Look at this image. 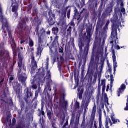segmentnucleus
Segmentation results:
<instances>
[{"label":"nucleus","mask_w":128,"mask_h":128,"mask_svg":"<svg viewBox=\"0 0 128 128\" xmlns=\"http://www.w3.org/2000/svg\"><path fill=\"white\" fill-rule=\"evenodd\" d=\"M118 32H116V29L114 30V28H112V30L111 33V40H112L110 42V44L112 46V58L114 62V68H116L118 66L117 62H116V54L114 52V38H116V40H118Z\"/></svg>","instance_id":"obj_1"},{"label":"nucleus","mask_w":128,"mask_h":128,"mask_svg":"<svg viewBox=\"0 0 128 128\" xmlns=\"http://www.w3.org/2000/svg\"><path fill=\"white\" fill-rule=\"evenodd\" d=\"M0 20L2 23V28H7L8 26V20L6 19V18L2 16V6L0 4Z\"/></svg>","instance_id":"obj_2"},{"label":"nucleus","mask_w":128,"mask_h":128,"mask_svg":"<svg viewBox=\"0 0 128 128\" xmlns=\"http://www.w3.org/2000/svg\"><path fill=\"white\" fill-rule=\"evenodd\" d=\"M124 90H126V85H124V84H122L120 86V87L117 90L118 96H120V94H122V92H124Z\"/></svg>","instance_id":"obj_3"},{"label":"nucleus","mask_w":128,"mask_h":128,"mask_svg":"<svg viewBox=\"0 0 128 128\" xmlns=\"http://www.w3.org/2000/svg\"><path fill=\"white\" fill-rule=\"evenodd\" d=\"M26 74H23L22 75L18 76V80L20 82H21L22 84H24V82L26 80Z\"/></svg>","instance_id":"obj_4"},{"label":"nucleus","mask_w":128,"mask_h":128,"mask_svg":"<svg viewBox=\"0 0 128 128\" xmlns=\"http://www.w3.org/2000/svg\"><path fill=\"white\" fill-rule=\"evenodd\" d=\"M112 124V122L110 119V118H106V128H108Z\"/></svg>","instance_id":"obj_5"},{"label":"nucleus","mask_w":128,"mask_h":128,"mask_svg":"<svg viewBox=\"0 0 128 128\" xmlns=\"http://www.w3.org/2000/svg\"><path fill=\"white\" fill-rule=\"evenodd\" d=\"M96 112V104H94V106L92 108V116H94Z\"/></svg>","instance_id":"obj_6"},{"label":"nucleus","mask_w":128,"mask_h":128,"mask_svg":"<svg viewBox=\"0 0 128 128\" xmlns=\"http://www.w3.org/2000/svg\"><path fill=\"white\" fill-rule=\"evenodd\" d=\"M6 53H4L3 52H1L0 53V60L3 62L4 60V58H6Z\"/></svg>","instance_id":"obj_7"},{"label":"nucleus","mask_w":128,"mask_h":128,"mask_svg":"<svg viewBox=\"0 0 128 128\" xmlns=\"http://www.w3.org/2000/svg\"><path fill=\"white\" fill-rule=\"evenodd\" d=\"M26 94L28 98V96H32V93L30 89L28 88H26Z\"/></svg>","instance_id":"obj_8"},{"label":"nucleus","mask_w":128,"mask_h":128,"mask_svg":"<svg viewBox=\"0 0 128 128\" xmlns=\"http://www.w3.org/2000/svg\"><path fill=\"white\" fill-rule=\"evenodd\" d=\"M52 32L54 34H58V28L57 27H54L52 28Z\"/></svg>","instance_id":"obj_9"},{"label":"nucleus","mask_w":128,"mask_h":128,"mask_svg":"<svg viewBox=\"0 0 128 128\" xmlns=\"http://www.w3.org/2000/svg\"><path fill=\"white\" fill-rule=\"evenodd\" d=\"M12 10L13 12H15L14 14L16 16H18V13L16 12L18 11V6H13Z\"/></svg>","instance_id":"obj_10"},{"label":"nucleus","mask_w":128,"mask_h":128,"mask_svg":"<svg viewBox=\"0 0 128 128\" xmlns=\"http://www.w3.org/2000/svg\"><path fill=\"white\" fill-rule=\"evenodd\" d=\"M99 126L100 128H103L102 123V114L100 113L99 116Z\"/></svg>","instance_id":"obj_11"},{"label":"nucleus","mask_w":128,"mask_h":128,"mask_svg":"<svg viewBox=\"0 0 128 128\" xmlns=\"http://www.w3.org/2000/svg\"><path fill=\"white\" fill-rule=\"evenodd\" d=\"M38 50V56H40L42 54V47L39 45L37 48Z\"/></svg>","instance_id":"obj_12"},{"label":"nucleus","mask_w":128,"mask_h":128,"mask_svg":"<svg viewBox=\"0 0 128 128\" xmlns=\"http://www.w3.org/2000/svg\"><path fill=\"white\" fill-rule=\"evenodd\" d=\"M114 124H116L118 122H120V120H116L114 118V115H111L110 116Z\"/></svg>","instance_id":"obj_13"},{"label":"nucleus","mask_w":128,"mask_h":128,"mask_svg":"<svg viewBox=\"0 0 128 128\" xmlns=\"http://www.w3.org/2000/svg\"><path fill=\"white\" fill-rule=\"evenodd\" d=\"M44 34V28H42L40 30L38 34V36H42Z\"/></svg>","instance_id":"obj_14"},{"label":"nucleus","mask_w":128,"mask_h":128,"mask_svg":"<svg viewBox=\"0 0 128 128\" xmlns=\"http://www.w3.org/2000/svg\"><path fill=\"white\" fill-rule=\"evenodd\" d=\"M68 104L66 102H64L62 104H60V108H66V105Z\"/></svg>","instance_id":"obj_15"},{"label":"nucleus","mask_w":128,"mask_h":128,"mask_svg":"<svg viewBox=\"0 0 128 128\" xmlns=\"http://www.w3.org/2000/svg\"><path fill=\"white\" fill-rule=\"evenodd\" d=\"M29 46H34V41L30 38L29 39Z\"/></svg>","instance_id":"obj_16"},{"label":"nucleus","mask_w":128,"mask_h":128,"mask_svg":"<svg viewBox=\"0 0 128 128\" xmlns=\"http://www.w3.org/2000/svg\"><path fill=\"white\" fill-rule=\"evenodd\" d=\"M46 78H48V79L50 78H51L50 72V71H47V74H46Z\"/></svg>","instance_id":"obj_17"},{"label":"nucleus","mask_w":128,"mask_h":128,"mask_svg":"<svg viewBox=\"0 0 128 128\" xmlns=\"http://www.w3.org/2000/svg\"><path fill=\"white\" fill-rule=\"evenodd\" d=\"M19 58V61L18 62V66H22V58Z\"/></svg>","instance_id":"obj_18"},{"label":"nucleus","mask_w":128,"mask_h":128,"mask_svg":"<svg viewBox=\"0 0 128 128\" xmlns=\"http://www.w3.org/2000/svg\"><path fill=\"white\" fill-rule=\"evenodd\" d=\"M100 86H106V80H101V84Z\"/></svg>","instance_id":"obj_19"},{"label":"nucleus","mask_w":128,"mask_h":128,"mask_svg":"<svg viewBox=\"0 0 128 128\" xmlns=\"http://www.w3.org/2000/svg\"><path fill=\"white\" fill-rule=\"evenodd\" d=\"M74 107L76 108H80V103L76 102L74 104Z\"/></svg>","instance_id":"obj_20"},{"label":"nucleus","mask_w":128,"mask_h":128,"mask_svg":"<svg viewBox=\"0 0 128 128\" xmlns=\"http://www.w3.org/2000/svg\"><path fill=\"white\" fill-rule=\"evenodd\" d=\"M120 12L123 14H126V9H124V8H122Z\"/></svg>","instance_id":"obj_21"},{"label":"nucleus","mask_w":128,"mask_h":128,"mask_svg":"<svg viewBox=\"0 0 128 128\" xmlns=\"http://www.w3.org/2000/svg\"><path fill=\"white\" fill-rule=\"evenodd\" d=\"M32 88L34 89V90H36L38 88V86H36V84H34L32 86Z\"/></svg>","instance_id":"obj_22"},{"label":"nucleus","mask_w":128,"mask_h":128,"mask_svg":"<svg viewBox=\"0 0 128 128\" xmlns=\"http://www.w3.org/2000/svg\"><path fill=\"white\" fill-rule=\"evenodd\" d=\"M70 10H69L67 12V18H70Z\"/></svg>","instance_id":"obj_23"},{"label":"nucleus","mask_w":128,"mask_h":128,"mask_svg":"<svg viewBox=\"0 0 128 128\" xmlns=\"http://www.w3.org/2000/svg\"><path fill=\"white\" fill-rule=\"evenodd\" d=\"M67 32H72V26H69L68 28L67 29Z\"/></svg>","instance_id":"obj_24"},{"label":"nucleus","mask_w":128,"mask_h":128,"mask_svg":"<svg viewBox=\"0 0 128 128\" xmlns=\"http://www.w3.org/2000/svg\"><path fill=\"white\" fill-rule=\"evenodd\" d=\"M106 90V86H103L102 87V92H104V90Z\"/></svg>","instance_id":"obj_25"},{"label":"nucleus","mask_w":128,"mask_h":128,"mask_svg":"<svg viewBox=\"0 0 128 128\" xmlns=\"http://www.w3.org/2000/svg\"><path fill=\"white\" fill-rule=\"evenodd\" d=\"M33 64H34V68H37L38 65L36 64V62H33Z\"/></svg>","instance_id":"obj_26"},{"label":"nucleus","mask_w":128,"mask_h":128,"mask_svg":"<svg viewBox=\"0 0 128 128\" xmlns=\"http://www.w3.org/2000/svg\"><path fill=\"white\" fill-rule=\"evenodd\" d=\"M126 106L124 108V110H128V103L126 104Z\"/></svg>","instance_id":"obj_27"},{"label":"nucleus","mask_w":128,"mask_h":128,"mask_svg":"<svg viewBox=\"0 0 128 128\" xmlns=\"http://www.w3.org/2000/svg\"><path fill=\"white\" fill-rule=\"evenodd\" d=\"M110 80L111 82H114V76H112V75L110 76Z\"/></svg>","instance_id":"obj_28"},{"label":"nucleus","mask_w":128,"mask_h":128,"mask_svg":"<svg viewBox=\"0 0 128 128\" xmlns=\"http://www.w3.org/2000/svg\"><path fill=\"white\" fill-rule=\"evenodd\" d=\"M115 48H116V50H120V46H118V45H116Z\"/></svg>","instance_id":"obj_29"},{"label":"nucleus","mask_w":128,"mask_h":128,"mask_svg":"<svg viewBox=\"0 0 128 128\" xmlns=\"http://www.w3.org/2000/svg\"><path fill=\"white\" fill-rule=\"evenodd\" d=\"M38 91L35 92V96H38Z\"/></svg>","instance_id":"obj_30"},{"label":"nucleus","mask_w":128,"mask_h":128,"mask_svg":"<svg viewBox=\"0 0 128 128\" xmlns=\"http://www.w3.org/2000/svg\"><path fill=\"white\" fill-rule=\"evenodd\" d=\"M41 114L42 116H44V110H42V108Z\"/></svg>","instance_id":"obj_31"},{"label":"nucleus","mask_w":128,"mask_h":128,"mask_svg":"<svg viewBox=\"0 0 128 128\" xmlns=\"http://www.w3.org/2000/svg\"><path fill=\"white\" fill-rule=\"evenodd\" d=\"M14 80V77L12 76H11L10 78V80Z\"/></svg>","instance_id":"obj_32"},{"label":"nucleus","mask_w":128,"mask_h":128,"mask_svg":"<svg viewBox=\"0 0 128 128\" xmlns=\"http://www.w3.org/2000/svg\"><path fill=\"white\" fill-rule=\"evenodd\" d=\"M100 80H99L98 82V88H99L100 90Z\"/></svg>","instance_id":"obj_33"},{"label":"nucleus","mask_w":128,"mask_h":128,"mask_svg":"<svg viewBox=\"0 0 128 128\" xmlns=\"http://www.w3.org/2000/svg\"><path fill=\"white\" fill-rule=\"evenodd\" d=\"M36 92H40V88L39 87Z\"/></svg>","instance_id":"obj_34"},{"label":"nucleus","mask_w":128,"mask_h":128,"mask_svg":"<svg viewBox=\"0 0 128 128\" xmlns=\"http://www.w3.org/2000/svg\"><path fill=\"white\" fill-rule=\"evenodd\" d=\"M108 88H110V86H108V85L106 89V92H108Z\"/></svg>","instance_id":"obj_35"},{"label":"nucleus","mask_w":128,"mask_h":128,"mask_svg":"<svg viewBox=\"0 0 128 128\" xmlns=\"http://www.w3.org/2000/svg\"><path fill=\"white\" fill-rule=\"evenodd\" d=\"M12 120L13 124H16V119L14 118Z\"/></svg>","instance_id":"obj_36"},{"label":"nucleus","mask_w":128,"mask_h":128,"mask_svg":"<svg viewBox=\"0 0 128 128\" xmlns=\"http://www.w3.org/2000/svg\"><path fill=\"white\" fill-rule=\"evenodd\" d=\"M70 26H74V22H71L70 23Z\"/></svg>","instance_id":"obj_37"},{"label":"nucleus","mask_w":128,"mask_h":128,"mask_svg":"<svg viewBox=\"0 0 128 128\" xmlns=\"http://www.w3.org/2000/svg\"><path fill=\"white\" fill-rule=\"evenodd\" d=\"M120 6H124V2L122 1L120 2Z\"/></svg>","instance_id":"obj_38"},{"label":"nucleus","mask_w":128,"mask_h":128,"mask_svg":"<svg viewBox=\"0 0 128 128\" xmlns=\"http://www.w3.org/2000/svg\"><path fill=\"white\" fill-rule=\"evenodd\" d=\"M94 80H96V76H94Z\"/></svg>","instance_id":"obj_39"},{"label":"nucleus","mask_w":128,"mask_h":128,"mask_svg":"<svg viewBox=\"0 0 128 128\" xmlns=\"http://www.w3.org/2000/svg\"><path fill=\"white\" fill-rule=\"evenodd\" d=\"M108 104H108V102L107 101V102H106V106H108Z\"/></svg>","instance_id":"obj_40"},{"label":"nucleus","mask_w":128,"mask_h":128,"mask_svg":"<svg viewBox=\"0 0 128 128\" xmlns=\"http://www.w3.org/2000/svg\"><path fill=\"white\" fill-rule=\"evenodd\" d=\"M25 40H21V42H20V44H24V42Z\"/></svg>","instance_id":"obj_41"},{"label":"nucleus","mask_w":128,"mask_h":128,"mask_svg":"<svg viewBox=\"0 0 128 128\" xmlns=\"http://www.w3.org/2000/svg\"><path fill=\"white\" fill-rule=\"evenodd\" d=\"M60 52H62V48H61L60 49V51H59Z\"/></svg>","instance_id":"obj_42"},{"label":"nucleus","mask_w":128,"mask_h":128,"mask_svg":"<svg viewBox=\"0 0 128 128\" xmlns=\"http://www.w3.org/2000/svg\"><path fill=\"white\" fill-rule=\"evenodd\" d=\"M48 90H50V92L52 91V88H50V86H48Z\"/></svg>","instance_id":"obj_43"},{"label":"nucleus","mask_w":128,"mask_h":128,"mask_svg":"<svg viewBox=\"0 0 128 128\" xmlns=\"http://www.w3.org/2000/svg\"><path fill=\"white\" fill-rule=\"evenodd\" d=\"M14 46H12V48H16V44H14Z\"/></svg>","instance_id":"obj_44"},{"label":"nucleus","mask_w":128,"mask_h":128,"mask_svg":"<svg viewBox=\"0 0 128 128\" xmlns=\"http://www.w3.org/2000/svg\"><path fill=\"white\" fill-rule=\"evenodd\" d=\"M94 128H98V127L96 126V124H94Z\"/></svg>","instance_id":"obj_45"},{"label":"nucleus","mask_w":128,"mask_h":128,"mask_svg":"<svg viewBox=\"0 0 128 128\" xmlns=\"http://www.w3.org/2000/svg\"><path fill=\"white\" fill-rule=\"evenodd\" d=\"M46 60H47V64L48 62V58H46Z\"/></svg>","instance_id":"obj_46"},{"label":"nucleus","mask_w":128,"mask_h":128,"mask_svg":"<svg viewBox=\"0 0 128 128\" xmlns=\"http://www.w3.org/2000/svg\"><path fill=\"white\" fill-rule=\"evenodd\" d=\"M47 114L48 116H50V113H48Z\"/></svg>","instance_id":"obj_47"},{"label":"nucleus","mask_w":128,"mask_h":128,"mask_svg":"<svg viewBox=\"0 0 128 128\" xmlns=\"http://www.w3.org/2000/svg\"><path fill=\"white\" fill-rule=\"evenodd\" d=\"M125 82H126V84H128V82H126V80L125 81Z\"/></svg>","instance_id":"obj_48"},{"label":"nucleus","mask_w":128,"mask_h":128,"mask_svg":"<svg viewBox=\"0 0 128 128\" xmlns=\"http://www.w3.org/2000/svg\"><path fill=\"white\" fill-rule=\"evenodd\" d=\"M124 48V46H121V47H120L121 48Z\"/></svg>","instance_id":"obj_49"},{"label":"nucleus","mask_w":128,"mask_h":128,"mask_svg":"<svg viewBox=\"0 0 128 128\" xmlns=\"http://www.w3.org/2000/svg\"><path fill=\"white\" fill-rule=\"evenodd\" d=\"M115 40V44H116V40Z\"/></svg>","instance_id":"obj_50"},{"label":"nucleus","mask_w":128,"mask_h":128,"mask_svg":"<svg viewBox=\"0 0 128 128\" xmlns=\"http://www.w3.org/2000/svg\"><path fill=\"white\" fill-rule=\"evenodd\" d=\"M23 48H23L22 47H20V49H21V50H23Z\"/></svg>","instance_id":"obj_51"},{"label":"nucleus","mask_w":128,"mask_h":128,"mask_svg":"<svg viewBox=\"0 0 128 128\" xmlns=\"http://www.w3.org/2000/svg\"><path fill=\"white\" fill-rule=\"evenodd\" d=\"M114 70H116V68H114Z\"/></svg>","instance_id":"obj_52"},{"label":"nucleus","mask_w":128,"mask_h":128,"mask_svg":"<svg viewBox=\"0 0 128 128\" xmlns=\"http://www.w3.org/2000/svg\"><path fill=\"white\" fill-rule=\"evenodd\" d=\"M126 120L127 122H128V123H126V124H128V120Z\"/></svg>","instance_id":"obj_53"},{"label":"nucleus","mask_w":128,"mask_h":128,"mask_svg":"<svg viewBox=\"0 0 128 128\" xmlns=\"http://www.w3.org/2000/svg\"><path fill=\"white\" fill-rule=\"evenodd\" d=\"M120 16H122V13H120Z\"/></svg>","instance_id":"obj_54"},{"label":"nucleus","mask_w":128,"mask_h":128,"mask_svg":"<svg viewBox=\"0 0 128 128\" xmlns=\"http://www.w3.org/2000/svg\"><path fill=\"white\" fill-rule=\"evenodd\" d=\"M48 34H50V32H48Z\"/></svg>","instance_id":"obj_55"},{"label":"nucleus","mask_w":128,"mask_h":128,"mask_svg":"<svg viewBox=\"0 0 128 128\" xmlns=\"http://www.w3.org/2000/svg\"><path fill=\"white\" fill-rule=\"evenodd\" d=\"M108 114V116H109V114Z\"/></svg>","instance_id":"obj_56"},{"label":"nucleus","mask_w":128,"mask_h":128,"mask_svg":"<svg viewBox=\"0 0 128 128\" xmlns=\"http://www.w3.org/2000/svg\"><path fill=\"white\" fill-rule=\"evenodd\" d=\"M116 18H118V17H116Z\"/></svg>","instance_id":"obj_57"}]
</instances>
